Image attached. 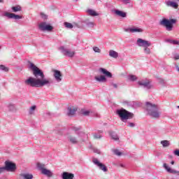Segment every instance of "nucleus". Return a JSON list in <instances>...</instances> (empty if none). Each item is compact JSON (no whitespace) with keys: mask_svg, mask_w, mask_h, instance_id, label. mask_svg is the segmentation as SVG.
Wrapping results in <instances>:
<instances>
[{"mask_svg":"<svg viewBox=\"0 0 179 179\" xmlns=\"http://www.w3.org/2000/svg\"><path fill=\"white\" fill-rule=\"evenodd\" d=\"M41 16L42 19H44V20H45L48 18V15H47L43 13H41Z\"/></svg>","mask_w":179,"mask_h":179,"instance_id":"nucleus-42","label":"nucleus"},{"mask_svg":"<svg viewBox=\"0 0 179 179\" xmlns=\"http://www.w3.org/2000/svg\"><path fill=\"white\" fill-rule=\"evenodd\" d=\"M173 41H174V40H171V39H167L166 40V42L170 43V44H173Z\"/></svg>","mask_w":179,"mask_h":179,"instance_id":"nucleus-46","label":"nucleus"},{"mask_svg":"<svg viewBox=\"0 0 179 179\" xmlns=\"http://www.w3.org/2000/svg\"><path fill=\"white\" fill-rule=\"evenodd\" d=\"M19 179H33V175L30 173L20 174Z\"/></svg>","mask_w":179,"mask_h":179,"instance_id":"nucleus-20","label":"nucleus"},{"mask_svg":"<svg viewBox=\"0 0 179 179\" xmlns=\"http://www.w3.org/2000/svg\"><path fill=\"white\" fill-rule=\"evenodd\" d=\"M165 4L166 6H169V8H173V9H177L178 8V3L176 1H166Z\"/></svg>","mask_w":179,"mask_h":179,"instance_id":"nucleus-15","label":"nucleus"},{"mask_svg":"<svg viewBox=\"0 0 179 179\" xmlns=\"http://www.w3.org/2000/svg\"><path fill=\"white\" fill-rule=\"evenodd\" d=\"M53 76L56 80V82H62V73L59 71V70H52Z\"/></svg>","mask_w":179,"mask_h":179,"instance_id":"nucleus-13","label":"nucleus"},{"mask_svg":"<svg viewBox=\"0 0 179 179\" xmlns=\"http://www.w3.org/2000/svg\"><path fill=\"white\" fill-rule=\"evenodd\" d=\"M127 127H129L130 128H134V127H135V123H134V122H128Z\"/></svg>","mask_w":179,"mask_h":179,"instance_id":"nucleus-43","label":"nucleus"},{"mask_svg":"<svg viewBox=\"0 0 179 179\" xmlns=\"http://www.w3.org/2000/svg\"><path fill=\"white\" fill-rule=\"evenodd\" d=\"M124 31H129V28L124 29Z\"/></svg>","mask_w":179,"mask_h":179,"instance_id":"nucleus-50","label":"nucleus"},{"mask_svg":"<svg viewBox=\"0 0 179 179\" xmlns=\"http://www.w3.org/2000/svg\"><path fill=\"white\" fill-rule=\"evenodd\" d=\"M161 144L164 148H167L168 146H170V143H169V141H161Z\"/></svg>","mask_w":179,"mask_h":179,"instance_id":"nucleus-34","label":"nucleus"},{"mask_svg":"<svg viewBox=\"0 0 179 179\" xmlns=\"http://www.w3.org/2000/svg\"><path fill=\"white\" fill-rule=\"evenodd\" d=\"M82 114L85 117H88V115H94L95 117H99V114L93 113V112H92L91 110H83Z\"/></svg>","mask_w":179,"mask_h":179,"instance_id":"nucleus-22","label":"nucleus"},{"mask_svg":"<svg viewBox=\"0 0 179 179\" xmlns=\"http://www.w3.org/2000/svg\"><path fill=\"white\" fill-rule=\"evenodd\" d=\"M136 45L138 47H150V45H152V43H150L149 41L138 38L136 41Z\"/></svg>","mask_w":179,"mask_h":179,"instance_id":"nucleus-9","label":"nucleus"},{"mask_svg":"<svg viewBox=\"0 0 179 179\" xmlns=\"http://www.w3.org/2000/svg\"><path fill=\"white\" fill-rule=\"evenodd\" d=\"M108 54L109 57L111 58H115V59L118 57V52H115L114 50H110Z\"/></svg>","mask_w":179,"mask_h":179,"instance_id":"nucleus-26","label":"nucleus"},{"mask_svg":"<svg viewBox=\"0 0 179 179\" xmlns=\"http://www.w3.org/2000/svg\"><path fill=\"white\" fill-rule=\"evenodd\" d=\"M174 163H175L174 161L171 162V164H172V165L174 164Z\"/></svg>","mask_w":179,"mask_h":179,"instance_id":"nucleus-51","label":"nucleus"},{"mask_svg":"<svg viewBox=\"0 0 179 179\" xmlns=\"http://www.w3.org/2000/svg\"><path fill=\"white\" fill-rule=\"evenodd\" d=\"M59 50L65 57H69V58H73L75 57V50L66 49L64 46H60Z\"/></svg>","mask_w":179,"mask_h":179,"instance_id":"nucleus-7","label":"nucleus"},{"mask_svg":"<svg viewBox=\"0 0 179 179\" xmlns=\"http://www.w3.org/2000/svg\"><path fill=\"white\" fill-rule=\"evenodd\" d=\"M93 152H94V153H97L98 155H100V150H99L97 148H94Z\"/></svg>","mask_w":179,"mask_h":179,"instance_id":"nucleus-44","label":"nucleus"},{"mask_svg":"<svg viewBox=\"0 0 179 179\" xmlns=\"http://www.w3.org/2000/svg\"><path fill=\"white\" fill-rule=\"evenodd\" d=\"M116 114L117 115H118L121 120V121H122V122H125V121H127V120H131L132 118H134V113L124 109V108H120V109H117L116 110Z\"/></svg>","mask_w":179,"mask_h":179,"instance_id":"nucleus-4","label":"nucleus"},{"mask_svg":"<svg viewBox=\"0 0 179 179\" xmlns=\"http://www.w3.org/2000/svg\"><path fill=\"white\" fill-rule=\"evenodd\" d=\"M36 106H32L30 108H29V114H30L31 115L34 114V111H36Z\"/></svg>","mask_w":179,"mask_h":179,"instance_id":"nucleus-35","label":"nucleus"},{"mask_svg":"<svg viewBox=\"0 0 179 179\" xmlns=\"http://www.w3.org/2000/svg\"><path fill=\"white\" fill-rule=\"evenodd\" d=\"M30 69L33 71V75L36 78L29 77L24 81L25 85L31 86V87H44L47 85H51L50 80L45 79L44 73L34 64L30 63Z\"/></svg>","mask_w":179,"mask_h":179,"instance_id":"nucleus-1","label":"nucleus"},{"mask_svg":"<svg viewBox=\"0 0 179 179\" xmlns=\"http://www.w3.org/2000/svg\"><path fill=\"white\" fill-rule=\"evenodd\" d=\"M73 131H79V128L73 127Z\"/></svg>","mask_w":179,"mask_h":179,"instance_id":"nucleus-49","label":"nucleus"},{"mask_svg":"<svg viewBox=\"0 0 179 179\" xmlns=\"http://www.w3.org/2000/svg\"><path fill=\"white\" fill-rule=\"evenodd\" d=\"M93 136L94 138V139H101V138H103V136L100 134H94Z\"/></svg>","mask_w":179,"mask_h":179,"instance_id":"nucleus-39","label":"nucleus"},{"mask_svg":"<svg viewBox=\"0 0 179 179\" xmlns=\"http://www.w3.org/2000/svg\"><path fill=\"white\" fill-rule=\"evenodd\" d=\"M77 111H78L77 108H75L73 106L69 107L67 108V115H69V117H72L73 115H75Z\"/></svg>","mask_w":179,"mask_h":179,"instance_id":"nucleus-16","label":"nucleus"},{"mask_svg":"<svg viewBox=\"0 0 179 179\" xmlns=\"http://www.w3.org/2000/svg\"><path fill=\"white\" fill-rule=\"evenodd\" d=\"M112 86H113L115 89H117V87H118V86L115 83H112Z\"/></svg>","mask_w":179,"mask_h":179,"instance_id":"nucleus-47","label":"nucleus"},{"mask_svg":"<svg viewBox=\"0 0 179 179\" xmlns=\"http://www.w3.org/2000/svg\"><path fill=\"white\" fill-rule=\"evenodd\" d=\"M92 162L96 166L99 167V170H102V171H103L104 173H107V171H108V169H107V166H106L104 164L99 162V159H94Z\"/></svg>","mask_w":179,"mask_h":179,"instance_id":"nucleus-10","label":"nucleus"},{"mask_svg":"<svg viewBox=\"0 0 179 179\" xmlns=\"http://www.w3.org/2000/svg\"><path fill=\"white\" fill-rule=\"evenodd\" d=\"M68 141L72 145H78V143H79V140H78V138L73 136H69Z\"/></svg>","mask_w":179,"mask_h":179,"instance_id":"nucleus-19","label":"nucleus"},{"mask_svg":"<svg viewBox=\"0 0 179 179\" xmlns=\"http://www.w3.org/2000/svg\"><path fill=\"white\" fill-rule=\"evenodd\" d=\"M85 24L87 27L93 28L94 27V22L89 21V20H85Z\"/></svg>","mask_w":179,"mask_h":179,"instance_id":"nucleus-31","label":"nucleus"},{"mask_svg":"<svg viewBox=\"0 0 179 179\" xmlns=\"http://www.w3.org/2000/svg\"><path fill=\"white\" fill-rule=\"evenodd\" d=\"M64 26L66 29H73V25L69 22H64Z\"/></svg>","mask_w":179,"mask_h":179,"instance_id":"nucleus-36","label":"nucleus"},{"mask_svg":"<svg viewBox=\"0 0 179 179\" xmlns=\"http://www.w3.org/2000/svg\"><path fill=\"white\" fill-rule=\"evenodd\" d=\"M130 33H142L143 31V29L138 27L135 28H129Z\"/></svg>","mask_w":179,"mask_h":179,"instance_id":"nucleus-27","label":"nucleus"},{"mask_svg":"<svg viewBox=\"0 0 179 179\" xmlns=\"http://www.w3.org/2000/svg\"><path fill=\"white\" fill-rule=\"evenodd\" d=\"M110 137L113 141H115L116 142H118L120 141V136H118V134L114 131L110 132Z\"/></svg>","mask_w":179,"mask_h":179,"instance_id":"nucleus-25","label":"nucleus"},{"mask_svg":"<svg viewBox=\"0 0 179 179\" xmlns=\"http://www.w3.org/2000/svg\"><path fill=\"white\" fill-rule=\"evenodd\" d=\"M177 23V20L176 19H166V18H162L159 21V25L163 26V27H165L166 31H172L173 28L174 27V24Z\"/></svg>","mask_w":179,"mask_h":179,"instance_id":"nucleus-3","label":"nucleus"},{"mask_svg":"<svg viewBox=\"0 0 179 179\" xmlns=\"http://www.w3.org/2000/svg\"><path fill=\"white\" fill-rule=\"evenodd\" d=\"M1 2H3V0H0V3H1Z\"/></svg>","mask_w":179,"mask_h":179,"instance_id":"nucleus-53","label":"nucleus"},{"mask_svg":"<svg viewBox=\"0 0 179 179\" xmlns=\"http://www.w3.org/2000/svg\"><path fill=\"white\" fill-rule=\"evenodd\" d=\"M2 48V46L0 45V50Z\"/></svg>","mask_w":179,"mask_h":179,"instance_id":"nucleus-54","label":"nucleus"},{"mask_svg":"<svg viewBox=\"0 0 179 179\" xmlns=\"http://www.w3.org/2000/svg\"><path fill=\"white\" fill-rule=\"evenodd\" d=\"M100 133H101V134L103 133V131H100Z\"/></svg>","mask_w":179,"mask_h":179,"instance_id":"nucleus-55","label":"nucleus"},{"mask_svg":"<svg viewBox=\"0 0 179 179\" xmlns=\"http://www.w3.org/2000/svg\"><path fill=\"white\" fill-rule=\"evenodd\" d=\"M163 167L168 173H170V174H176V176H179V171L172 169L169 166V165H167V164L164 163L163 164Z\"/></svg>","mask_w":179,"mask_h":179,"instance_id":"nucleus-14","label":"nucleus"},{"mask_svg":"<svg viewBox=\"0 0 179 179\" xmlns=\"http://www.w3.org/2000/svg\"><path fill=\"white\" fill-rule=\"evenodd\" d=\"M120 167H124V164H121Z\"/></svg>","mask_w":179,"mask_h":179,"instance_id":"nucleus-52","label":"nucleus"},{"mask_svg":"<svg viewBox=\"0 0 179 179\" xmlns=\"http://www.w3.org/2000/svg\"><path fill=\"white\" fill-rule=\"evenodd\" d=\"M73 177H75V175L69 172H63L62 174V179H73Z\"/></svg>","mask_w":179,"mask_h":179,"instance_id":"nucleus-18","label":"nucleus"},{"mask_svg":"<svg viewBox=\"0 0 179 179\" xmlns=\"http://www.w3.org/2000/svg\"><path fill=\"white\" fill-rule=\"evenodd\" d=\"M92 50H93V51H94V52H98V53L101 52V50H100V48H99V47H97V46H94L92 48Z\"/></svg>","mask_w":179,"mask_h":179,"instance_id":"nucleus-38","label":"nucleus"},{"mask_svg":"<svg viewBox=\"0 0 179 179\" xmlns=\"http://www.w3.org/2000/svg\"><path fill=\"white\" fill-rule=\"evenodd\" d=\"M37 167L38 170L41 171V173L43 174V176H47V177H52V172L45 169V165L44 164L38 163Z\"/></svg>","mask_w":179,"mask_h":179,"instance_id":"nucleus-6","label":"nucleus"},{"mask_svg":"<svg viewBox=\"0 0 179 179\" xmlns=\"http://www.w3.org/2000/svg\"><path fill=\"white\" fill-rule=\"evenodd\" d=\"M175 59H179V55H176L174 57Z\"/></svg>","mask_w":179,"mask_h":179,"instance_id":"nucleus-48","label":"nucleus"},{"mask_svg":"<svg viewBox=\"0 0 179 179\" xmlns=\"http://www.w3.org/2000/svg\"><path fill=\"white\" fill-rule=\"evenodd\" d=\"M114 13L117 15V16H120V17H127V13L124 11L115 10Z\"/></svg>","mask_w":179,"mask_h":179,"instance_id":"nucleus-23","label":"nucleus"},{"mask_svg":"<svg viewBox=\"0 0 179 179\" xmlns=\"http://www.w3.org/2000/svg\"><path fill=\"white\" fill-rule=\"evenodd\" d=\"M0 69L1 71H3V72H8L9 71V69L4 65H0Z\"/></svg>","mask_w":179,"mask_h":179,"instance_id":"nucleus-37","label":"nucleus"},{"mask_svg":"<svg viewBox=\"0 0 179 179\" xmlns=\"http://www.w3.org/2000/svg\"><path fill=\"white\" fill-rule=\"evenodd\" d=\"M76 1H78V0H76Z\"/></svg>","mask_w":179,"mask_h":179,"instance_id":"nucleus-57","label":"nucleus"},{"mask_svg":"<svg viewBox=\"0 0 179 179\" xmlns=\"http://www.w3.org/2000/svg\"><path fill=\"white\" fill-rule=\"evenodd\" d=\"M122 103L124 106H127V107H135L136 106V102L135 101H123Z\"/></svg>","mask_w":179,"mask_h":179,"instance_id":"nucleus-24","label":"nucleus"},{"mask_svg":"<svg viewBox=\"0 0 179 179\" xmlns=\"http://www.w3.org/2000/svg\"><path fill=\"white\" fill-rule=\"evenodd\" d=\"M99 72H101V73L105 75V76L106 78H109L110 79H111V78H113V73H111V72L107 71V69H106L100 68Z\"/></svg>","mask_w":179,"mask_h":179,"instance_id":"nucleus-17","label":"nucleus"},{"mask_svg":"<svg viewBox=\"0 0 179 179\" xmlns=\"http://www.w3.org/2000/svg\"><path fill=\"white\" fill-rule=\"evenodd\" d=\"M177 108H179V106H177Z\"/></svg>","mask_w":179,"mask_h":179,"instance_id":"nucleus-56","label":"nucleus"},{"mask_svg":"<svg viewBox=\"0 0 179 179\" xmlns=\"http://www.w3.org/2000/svg\"><path fill=\"white\" fill-rule=\"evenodd\" d=\"M87 12L89 13L90 16H99V13H97L94 10L89 9Z\"/></svg>","mask_w":179,"mask_h":179,"instance_id":"nucleus-28","label":"nucleus"},{"mask_svg":"<svg viewBox=\"0 0 179 179\" xmlns=\"http://www.w3.org/2000/svg\"><path fill=\"white\" fill-rule=\"evenodd\" d=\"M122 2L124 5H129V3H131V0H122Z\"/></svg>","mask_w":179,"mask_h":179,"instance_id":"nucleus-41","label":"nucleus"},{"mask_svg":"<svg viewBox=\"0 0 179 179\" xmlns=\"http://www.w3.org/2000/svg\"><path fill=\"white\" fill-rule=\"evenodd\" d=\"M13 12H20L22 10V7L20 6H15L11 8Z\"/></svg>","mask_w":179,"mask_h":179,"instance_id":"nucleus-30","label":"nucleus"},{"mask_svg":"<svg viewBox=\"0 0 179 179\" xmlns=\"http://www.w3.org/2000/svg\"><path fill=\"white\" fill-rule=\"evenodd\" d=\"M38 27L41 31H51L53 29L52 26L47 24L46 22H41L39 24Z\"/></svg>","mask_w":179,"mask_h":179,"instance_id":"nucleus-12","label":"nucleus"},{"mask_svg":"<svg viewBox=\"0 0 179 179\" xmlns=\"http://www.w3.org/2000/svg\"><path fill=\"white\" fill-rule=\"evenodd\" d=\"M94 79L95 80H96V82H99L100 83H104L107 82V78H106V76H100V77L96 76Z\"/></svg>","mask_w":179,"mask_h":179,"instance_id":"nucleus-21","label":"nucleus"},{"mask_svg":"<svg viewBox=\"0 0 179 179\" xmlns=\"http://www.w3.org/2000/svg\"><path fill=\"white\" fill-rule=\"evenodd\" d=\"M8 108L10 110V111H16V106L13 103H9L8 105Z\"/></svg>","mask_w":179,"mask_h":179,"instance_id":"nucleus-32","label":"nucleus"},{"mask_svg":"<svg viewBox=\"0 0 179 179\" xmlns=\"http://www.w3.org/2000/svg\"><path fill=\"white\" fill-rule=\"evenodd\" d=\"M127 79L130 80V82H135V80H138V77L135 75H129Z\"/></svg>","mask_w":179,"mask_h":179,"instance_id":"nucleus-29","label":"nucleus"},{"mask_svg":"<svg viewBox=\"0 0 179 179\" xmlns=\"http://www.w3.org/2000/svg\"><path fill=\"white\" fill-rule=\"evenodd\" d=\"M3 16L8 17V19H15V20H20V19H23V17L22 15H16L13 13L5 12L3 13Z\"/></svg>","mask_w":179,"mask_h":179,"instance_id":"nucleus-11","label":"nucleus"},{"mask_svg":"<svg viewBox=\"0 0 179 179\" xmlns=\"http://www.w3.org/2000/svg\"><path fill=\"white\" fill-rule=\"evenodd\" d=\"M150 46H145L144 47V52L147 55H150L151 54V51H150V48H149Z\"/></svg>","mask_w":179,"mask_h":179,"instance_id":"nucleus-33","label":"nucleus"},{"mask_svg":"<svg viewBox=\"0 0 179 179\" xmlns=\"http://www.w3.org/2000/svg\"><path fill=\"white\" fill-rule=\"evenodd\" d=\"M5 166L0 167V174L5 173V171L13 172L16 170V164L13 162L6 161L4 162Z\"/></svg>","mask_w":179,"mask_h":179,"instance_id":"nucleus-5","label":"nucleus"},{"mask_svg":"<svg viewBox=\"0 0 179 179\" xmlns=\"http://www.w3.org/2000/svg\"><path fill=\"white\" fill-rule=\"evenodd\" d=\"M113 153H115L116 156H121V155H122V152H120L118 150H113Z\"/></svg>","mask_w":179,"mask_h":179,"instance_id":"nucleus-40","label":"nucleus"},{"mask_svg":"<svg viewBox=\"0 0 179 179\" xmlns=\"http://www.w3.org/2000/svg\"><path fill=\"white\" fill-rule=\"evenodd\" d=\"M145 110L148 114L152 118H160V111H159V107L155 103L150 102L145 103Z\"/></svg>","mask_w":179,"mask_h":179,"instance_id":"nucleus-2","label":"nucleus"},{"mask_svg":"<svg viewBox=\"0 0 179 179\" xmlns=\"http://www.w3.org/2000/svg\"><path fill=\"white\" fill-rule=\"evenodd\" d=\"M138 85L144 89H147V90L152 89V84H150V80H148L147 78L138 81Z\"/></svg>","mask_w":179,"mask_h":179,"instance_id":"nucleus-8","label":"nucleus"},{"mask_svg":"<svg viewBox=\"0 0 179 179\" xmlns=\"http://www.w3.org/2000/svg\"><path fill=\"white\" fill-rule=\"evenodd\" d=\"M173 45H179V41H176V40H173Z\"/></svg>","mask_w":179,"mask_h":179,"instance_id":"nucleus-45","label":"nucleus"}]
</instances>
